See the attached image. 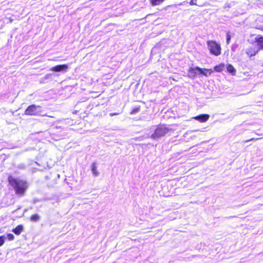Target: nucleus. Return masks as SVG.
<instances>
[{
    "instance_id": "nucleus-1",
    "label": "nucleus",
    "mask_w": 263,
    "mask_h": 263,
    "mask_svg": "<svg viewBox=\"0 0 263 263\" xmlns=\"http://www.w3.org/2000/svg\"><path fill=\"white\" fill-rule=\"evenodd\" d=\"M210 53L215 56H218L221 53V47L215 41L209 40L206 42Z\"/></svg>"
},
{
    "instance_id": "nucleus-2",
    "label": "nucleus",
    "mask_w": 263,
    "mask_h": 263,
    "mask_svg": "<svg viewBox=\"0 0 263 263\" xmlns=\"http://www.w3.org/2000/svg\"><path fill=\"white\" fill-rule=\"evenodd\" d=\"M170 129L164 124L158 125L155 129L154 132L152 135V138L157 139L161 137L165 136L168 133Z\"/></svg>"
},
{
    "instance_id": "nucleus-3",
    "label": "nucleus",
    "mask_w": 263,
    "mask_h": 263,
    "mask_svg": "<svg viewBox=\"0 0 263 263\" xmlns=\"http://www.w3.org/2000/svg\"><path fill=\"white\" fill-rule=\"evenodd\" d=\"M28 187L26 180L17 179V197H23Z\"/></svg>"
},
{
    "instance_id": "nucleus-4",
    "label": "nucleus",
    "mask_w": 263,
    "mask_h": 263,
    "mask_svg": "<svg viewBox=\"0 0 263 263\" xmlns=\"http://www.w3.org/2000/svg\"><path fill=\"white\" fill-rule=\"evenodd\" d=\"M41 112V106L30 105L25 110V114L29 116H37L40 115Z\"/></svg>"
},
{
    "instance_id": "nucleus-5",
    "label": "nucleus",
    "mask_w": 263,
    "mask_h": 263,
    "mask_svg": "<svg viewBox=\"0 0 263 263\" xmlns=\"http://www.w3.org/2000/svg\"><path fill=\"white\" fill-rule=\"evenodd\" d=\"M197 71L199 72L200 73L205 76H207V74L203 72V69L199 67L189 68L188 70L187 76L190 78L194 79L197 77Z\"/></svg>"
},
{
    "instance_id": "nucleus-6",
    "label": "nucleus",
    "mask_w": 263,
    "mask_h": 263,
    "mask_svg": "<svg viewBox=\"0 0 263 263\" xmlns=\"http://www.w3.org/2000/svg\"><path fill=\"white\" fill-rule=\"evenodd\" d=\"M259 51L263 50V36L258 35L252 43Z\"/></svg>"
},
{
    "instance_id": "nucleus-7",
    "label": "nucleus",
    "mask_w": 263,
    "mask_h": 263,
    "mask_svg": "<svg viewBox=\"0 0 263 263\" xmlns=\"http://www.w3.org/2000/svg\"><path fill=\"white\" fill-rule=\"evenodd\" d=\"M259 51L258 49L252 44L246 49V53L249 57H252L255 56Z\"/></svg>"
},
{
    "instance_id": "nucleus-8",
    "label": "nucleus",
    "mask_w": 263,
    "mask_h": 263,
    "mask_svg": "<svg viewBox=\"0 0 263 263\" xmlns=\"http://www.w3.org/2000/svg\"><path fill=\"white\" fill-rule=\"evenodd\" d=\"M68 68V66L66 64L58 65L52 67L50 70L54 72H59L62 70L66 71Z\"/></svg>"
},
{
    "instance_id": "nucleus-9",
    "label": "nucleus",
    "mask_w": 263,
    "mask_h": 263,
    "mask_svg": "<svg viewBox=\"0 0 263 263\" xmlns=\"http://www.w3.org/2000/svg\"><path fill=\"white\" fill-rule=\"evenodd\" d=\"M209 118L210 116L208 114H201L194 117V119L203 123L207 121Z\"/></svg>"
},
{
    "instance_id": "nucleus-10",
    "label": "nucleus",
    "mask_w": 263,
    "mask_h": 263,
    "mask_svg": "<svg viewBox=\"0 0 263 263\" xmlns=\"http://www.w3.org/2000/svg\"><path fill=\"white\" fill-rule=\"evenodd\" d=\"M9 184L12 188L14 190L15 193L16 194V179L11 176L8 177Z\"/></svg>"
},
{
    "instance_id": "nucleus-11",
    "label": "nucleus",
    "mask_w": 263,
    "mask_h": 263,
    "mask_svg": "<svg viewBox=\"0 0 263 263\" xmlns=\"http://www.w3.org/2000/svg\"><path fill=\"white\" fill-rule=\"evenodd\" d=\"M227 70L229 73H231L233 76L236 73V69L231 64H228L227 65Z\"/></svg>"
},
{
    "instance_id": "nucleus-12",
    "label": "nucleus",
    "mask_w": 263,
    "mask_h": 263,
    "mask_svg": "<svg viewBox=\"0 0 263 263\" xmlns=\"http://www.w3.org/2000/svg\"><path fill=\"white\" fill-rule=\"evenodd\" d=\"M224 66L225 65L224 63H220V64L214 66V70L216 72H220L223 70Z\"/></svg>"
},
{
    "instance_id": "nucleus-13",
    "label": "nucleus",
    "mask_w": 263,
    "mask_h": 263,
    "mask_svg": "<svg viewBox=\"0 0 263 263\" xmlns=\"http://www.w3.org/2000/svg\"><path fill=\"white\" fill-rule=\"evenodd\" d=\"M164 0H150L151 4L153 6H157L162 4Z\"/></svg>"
},
{
    "instance_id": "nucleus-14",
    "label": "nucleus",
    "mask_w": 263,
    "mask_h": 263,
    "mask_svg": "<svg viewBox=\"0 0 263 263\" xmlns=\"http://www.w3.org/2000/svg\"><path fill=\"white\" fill-rule=\"evenodd\" d=\"M141 107L140 106H135L130 111V114H135L137 112H139L140 110Z\"/></svg>"
},
{
    "instance_id": "nucleus-15",
    "label": "nucleus",
    "mask_w": 263,
    "mask_h": 263,
    "mask_svg": "<svg viewBox=\"0 0 263 263\" xmlns=\"http://www.w3.org/2000/svg\"><path fill=\"white\" fill-rule=\"evenodd\" d=\"M91 171L94 176H97L99 175V173L97 170V167L96 165H92Z\"/></svg>"
},
{
    "instance_id": "nucleus-16",
    "label": "nucleus",
    "mask_w": 263,
    "mask_h": 263,
    "mask_svg": "<svg viewBox=\"0 0 263 263\" xmlns=\"http://www.w3.org/2000/svg\"><path fill=\"white\" fill-rule=\"evenodd\" d=\"M40 216L37 214H34L31 216L30 219L33 221H37L39 220Z\"/></svg>"
},
{
    "instance_id": "nucleus-17",
    "label": "nucleus",
    "mask_w": 263,
    "mask_h": 263,
    "mask_svg": "<svg viewBox=\"0 0 263 263\" xmlns=\"http://www.w3.org/2000/svg\"><path fill=\"white\" fill-rule=\"evenodd\" d=\"M6 239H8L9 240H12L14 239V236L11 233L7 234L5 235Z\"/></svg>"
},
{
    "instance_id": "nucleus-18",
    "label": "nucleus",
    "mask_w": 263,
    "mask_h": 263,
    "mask_svg": "<svg viewBox=\"0 0 263 263\" xmlns=\"http://www.w3.org/2000/svg\"><path fill=\"white\" fill-rule=\"evenodd\" d=\"M6 240L5 235L0 236V247L3 246Z\"/></svg>"
},
{
    "instance_id": "nucleus-19",
    "label": "nucleus",
    "mask_w": 263,
    "mask_h": 263,
    "mask_svg": "<svg viewBox=\"0 0 263 263\" xmlns=\"http://www.w3.org/2000/svg\"><path fill=\"white\" fill-rule=\"evenodd\" d=\"M203 72L205 73H206L207 74V76L208 75H211L213 72V70L211 69H203Z\"/></svg>"
},
{
    "instance_id": "nucleus-20",
    "label": "nucleus",
    "mask_w": 263,
    "mask_h": 263,
    "mask_svg": "<svg viewBox=\"0 0 263 263\" xmlns=\"http://www.w3.org/2000/svg\"><path fill=\"white\" fill-rule=\"evenodd\" d=\"M226 37H227L226 42H227V44L228 45L230 44L231 39V36L229 32H228L226 34Z\"/></svg>"
},
{
    "instance_id": "nucleus-21",
    "label": "nucleus",
    "mask_w": 263,
    "mask_h": 263,
    "mask_svg": "<svg viewBox=\"0 0 263 263\" xmlns=\"http://www.w3.org/2000/svg\"><path fill=\"white\" fill-rule=\"evenodd\" d=\"M23 230V226L22 225L17 226V235H19Z\"/></svg>"
},
{
    "instance_id": "nucleus-22",
    "label": "nucleus",
    "mask_w": 263,
    "mask_h": 263,
    "mask_svg": "<svg viewBox=\"0 0 263 263\" xmlns=\"http://www.w3.org/2000/svg\"><path fill=\"white\" fill-rule=\"evenodd\" d=\"M190 5H196V4L193 2V0H191L190 2Z\"/></svg>"
},
{
    "instance_id": "nucleus-23",
    "label": "nucleus",
    "mask_w": 263,
    "mask_h": 263,
    "mask_svg": "<svg viewBox=\"0 0 263 263\" xmlns=\"http://www.w3.org/2000/svg\"><path fill=\"white\" fill-rule=\"evenodd\" d=\"M12 232L16 235V227L12 229Z\"/></svg>"
}]
</instances>
